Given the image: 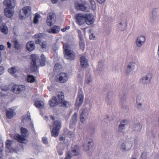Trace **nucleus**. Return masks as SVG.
Segmentation results:
<instances>
[{"mask_svg":"<svg viewBox=\"0 0 159 159\" xmlns=\"http://www.w3.org/2000/svg\"><path fill=\"white\" fill-rule=\"evenodd\" d=\"M31 63L30 68L34 71H36L37 69V66L39 65V61L42 66H44L46 61V59L44 56L42 54L40 57V60L39 59L38 57L35 54L31 55Z\"/></svg>","mask_w":159,"mask_h":159,"instance_id":"f257e3e1","label":"nucleus"},{"mask_svg":"<svg viewBox=\"0 0 159 159\" xmlns=\"http://www.w3.org/2000/svg\"><path fill=\"white\" fill-rule=\"evenodd\" d=\"M20 131L22 135L16 134L14 136V139L19 142L26 143L28 142L26 135L28 133V130L26 128L22 127L20 128Z\"/></svg>","mask_w":159,"mask_h":159,"instance_id":"f03ea898","label":"nucleus"},{"mask_svg":"<svg viewBox=\"0 0 159 159\" xmlns=\"http://www.w3.org/2000/svg\"><path fill=\"white\" fill-rule=\"evenodd\" d=\"M63 48L64 51L65 58L70 60H73L75 57V53L70 50V46L67 43L63 44Z\"/></svg>","mask_w":159,"mask_h":159,"instance_id":"7ed1b4c3","label":"nucleus"},{"mask_svg":"<svg viewBox=\"0 0 159 159\" xmlns=\"http://www.w3.org/2000/svg\"><path fill=\"white\" fill-rule=\"evenodd\" d=\"M31 8L27 6L23 7L19 12V18L22 20L25 19L30 15Z\"/></svg>","mask_w":159,"mask_h":159,"instance_id":"20e7f679","label":"nucleus"},{"mask_svg":"<svg viewBox=\"0 0 159 159\" xmlns=\"http://www.w3.org/2000/svg\"><path fill=\"white\" fill-rule=\"evenodd\" d=\"M64 98L63 93L62 92L59 93L58 94L57 98L53 97L50 100L49 102V105L50 106L53 107L56 106L61 102L62 98Z\"/></svg>","mask_w":159,"mask_h":159,"instance_id":"39448f33","label":"nucleus"},{"mask_svg":"<svg viewBox=\"0 0 159 159\" xmlns=\"http://www.w3.org/2000/svg\"><path fill=\"white\" fill-rule=\"evenodd\" d=\"M61 126V123L58 120L55 121L53 124V129L51 131L52 136L54 137H57Z\"/></svg>","mask_w":159,"mask_h":159,"instance_id":"423d86ee","label":"nucleus"},{"mask_svg":"<svg viewBox=\"0 0 159 159\" xmlns=\"http://www.w3.org/2000/svg\"><path fill=\"white\" fill-rule=\"evenodd\" d=\"M152 75L150 73L143 76L139 80V83L143 85H146L149 84L152 78Z\"/></svg>","mask_w":159,"mask_h":159,"instance_id":"0eeeda50","label":"nucleus"},{"mask_svg":"<svg viewBox=\"0 0 159 159\" xmlns=\"http://www.w3.org/2000/svg\"><path fill=\"white\" fill-rule=\"evenodd\" d=\"M132 146V142L131 141L123 142L120 145V149L123 152L127 151L131 149Z\"/></svg>","mask_w":159,"mask_h":159,"instance_id":"6e6552de","label":"nucleus"},{"mask_svg":"<svg viewBox=\"0 0 159 159\" xmlns=\"http://www.w3.org/2000/svg\"><path fill=\"white\" fill-rule=\"evenodd\" d=\"M146 40L145 36L141 35L138 36L135 41V43L137 47L140 48L143 46Z\"/></svg>","mask_w":159,"mask_h":159,"instance_id":"1a4fd4ad","label":"nucleus"},{"mask_svg":"<svg viewBox=\"0 0 159 159\" xmlns=\"http://www.w3.org/2000/svg\"><path fill=\"white\" fill-rule=\"evenodd\" d=\"M57 78L60 83H65L68 80L69 75L66 73L61 72L57 75Z\"/></svg>","mask_w":159,"mask_h":159,"instance_id":"9d476101","label":"nucleus"},{"mask_svg":"<svg viewBox=\"0 0 159 159\" xmlns=\"http://www.w3.org/2000/svg\"><path fill=\"white\" fill-rule=\"evenodd\" d=\"M79 147L75 145L72 148V152L70 153H68L67 154L65 158V159H70L71 157L73 156H76L79 154Z\"/></svg>","mask_w":159,"mask_h":159,"instance_id":"9b49d317","label":"nucleus"},{"mask_svg":"<svg viewBox=\"0 0 159 159\" xmlns=\"http://www.w3.org/2000/svg\"><path fill=\"white\" fill-rule=\"evenodd\" d=\"M92 104L91 103H85L83 106L81 115L87 116L90 112Z\"/></svg>","mask_w":159,"mask_h":159,"instance_id":"f8f14e48","label":"nucleus"},{"mask_svg":"<svg viewBox=\"0 0 159 159\" xmlns=\"http://www.w3.org/2000/svg\"><path fill=\"white\" fill-rule=\"evenodd\" d=\"M56 21V16L53 13H49L48 15L47 23L48 25L51 26L53 25Z\"/></svg>","mask_w":159,"mask_h":159,"instance_id":"ddd939ff","label":"nucleus"},{"mask_svg":"<svg viewBox=\"0 0 159 159\" xmlns=\"http://www.w3.org/2000/svg\"><path fill=\"white\" fill-rule=\"evenodd\" d=\"M25 89V86L22 85H14L12 87L13 92L18 93L24 91Z\"/></svg>","mask_w":159,"mask_h":159,"instance_id":"4468645a","label":"nucleus"},{"mask_svg":"<svg viewBox=\"0 0 159 159\" xmlns=\"http://www.w3.org/2000/svg\"><path fill=\"white\" fill-rule=\"evenodd\" d=\"M85 20L86 23L89 25L93 24L94 21L93 15L91 14H85Z\"/></svg>","mask_w":159,"mask_h":159,"instance_id":"2eb2a0df","label":"nucleus"},{"mask_svg":"<svg viewBox=\"0 0 159 159\" xmlns=\"http://www.w3.org/2000/svg\"><path fill=\"white\" fill-rule=\"evenodd\" d=\"M15 7H6L5 8L4 13L5 16L9 18L12 17L14 13Z\"/></svg>","mask_w":159,"mask_h":159,"instance_id":"dca6fc26","label":"nucleus"},{"mask_svg":"<svg viewBox=\"0 0 159 159\" xmlns=\"http://www.w3.org/2000/svg\"><path fill=\"white\" fill-rule=\"evenodd\" d=\"M75 6L76 8L78 10L87 11V7L88 5L86 2L84 1L82 3L76 4Z\"/></svg>","mask_w":159,"mask_h":159,"instance_id":"f3484780","label":"nucleus"},{"mask_svg":"<svg viewBox=\"0 0 159 159\" xmlns=\"http://www.w3.org/2000/svg\"><path fill=\"white\" fill-rule=\"evenodd\" d=\"M77 23L79 25H81L84 22L85 19V14H77L75 16Z\"/></svg>","mask_w":159,"mask_h":159,"instance_id":"a211bd4d","label":"nucleus"},{"mask_svg":"<svg viewBox=\"0 0 159 159\" xmlns=\"http://www.w3.org/2000/svg\"><path fill=\"white\" fill-rule=\"evenodd\" d=\"M3 3L6 7H15L16 4V0H4Z\"/></svg>","mask_w":159,"mask_h":159,"instance_id":"6ab92c4d","label":"nucleus"},{"mask_svg":"<svg viewBox=\"0 0 159 159\" xmlns=\"http://www.w3.org/2000/svg\"><path fill=\"white\" fill-rule=\"evenodd\" d=\"M135 63L133 61L129 62L127 65L126 69V72L128 74H129L134 69Z\"/></svg>","mask_w":159,"mask_h":159,"instance_id":"aec40b11","label":"nucleus"},{"mask_svg":"<svg viewBox=\"0 0 159 159\" xmlns=\"http://www.w3.org/2000/svg\"><path fill=\"white\" fill-rule=\"evenodd\" d=\"M80 62L81 66L82 67H87L89 65L88 60L84 56H82L80 57Z\"/></svg>","mask_w":159,"mask_h":159,"instance_id":"412c9836","label":"nucleus"},{"mask_svg":"<svg viewBox=\"0 0 159 159\" xmlns=\"http://www.w3.org/2000/svg\"><path fill=\"white\" fill-rule=\"evenodd\" d=\"M159 9L158 7L153 9L151 12V17L153 20H155L158 16Z\"/></svg>","mask_w":159,"mask_h":159,"instance_id":"4be33fe9","label":"nucleus"},{"mask_svg":"<svg viewBox=\"0 0 159 159\" xmlns=\"http://www.w3.org/2000/svg\"><path fill=\"white\" fill-rule=\"evenodd\" d=\"M60 29L59 26L54 25L52 28L48 29L47 32L50 33L56 34L59 32Z\"/></svg>","mask_w":159,"mask_h":159,"instance_id":"5701e85b","label":"nucleus"},{"mask_svg":"<svg viewBox=\"0 0 159 159\" xmlns=\"http://www.w3.org/2000/svg\"><path fill=\"white\" fill-rule=\"evenodd\" d=\"M142 125L139 123H137L134 124L132 127L133 130L136 132H139L142 128Z\"/></svg>","mask_w":159,"mask_h":159,"instance_id":"b1692460","label":"nucleus"},{"mask_svg":"<svg viewBox=\"0 0 159 159\" xmlns=\"http://www.w3.org/2000/svg\"><path fill=\"white\" fill-rule=\"evenodd\" d=\"M93 145V140L92 139H89L87 145H84V148L85 151H88L92 148Z\"/></svg>","mask_w":159,"mask_h":159,"instance_id":"393cba45","label":"nucleus"},{"mask_svg":"<svg viewBox=\"0 0 159 159\" xmlns=\"http://www.w3.org/2000/svg\"><path fill=\"white\" fill-rule=\"evenodd\" d=\"M83 101V96L82 94H78L76 99L75 105L76 106H79L81 105Z\"/></svg>","mask_w":159,"mask_h":159,"instance_id":"a878e982","label":"nucleus"},{"mask_svg":"<svg viewBox=\"0 0 159 159\" xmlns=\"http://www.w3.org/2000/svg\"><path fill=\"white\" fill-rule=\"evenodd\" d=\"M6 114L7 117L11 119L15 115V113L14 110L11 108L6 110Z\"/></svg>","mask_w":159,"mask_h":159,"instance_id":"bb28decb","label":"nucleus"},{"mask_svg":"<svg viewBox=\"0 0 159 159\" xmlns=\"http://www.w3.org/2000/svg\"><path fill=\"white\" fill-rule=\"evenodd\" d=\"M127 123L126 120H122L118 128V130L120 132H123L125 128V126Z\"/></svg>","mask_w":159,"mask_h":159,"instance_id":"cd10ccee","label":"nucleus"},{"mask_svg":"<svg viewBox=\"0 0 159 159\" xmlns=\"http://www.w3.org/2000/svg\"><path fill=\"white\" fill-rule=\"evenodd\" d=\"M27 49L30 51H32L35 48L34 43L32 41L29 42L26 44Z\"/></svg>","mask_w":159,"mask_h":159,"instance_id":"c85d7f7f","label":"nucleus"},{"mask_svg":"<svg viewBox=\"0 0 159 159\" xmlns=\"http://www.w3.org/2000/svg\"><path fill=\"white\" fill-rule=\"evenodd\" d=\"M93 79L91 75L89 74H86L85 76L84 83L87 84H89L93 82Z\"/></svg>","mask_w":159,"mask_h":159,"instance_id":"c756f323","label":"nucleus"},{"mask_svg":"<svg viewBox=\"0 0 159 159\" xmlns=\"http://www.w3.org/2000/svg\"><path fill=\"white\" fill-rule=\"evenodd\" d=\"M105 68L104 62L102 61H100L98 65L97 70L99 72H101L103 71Z\"/></svg>","mask_w":159,"mask_h":159,"instance_id":"7c9ffc66","label":"nucleus"},{"mask_svg":"<svg viewBox=\"0 0 159 159\" xmlns=\"http://www.w3.org/2000/svg\"><path fill=\"white\" fill-rule=\"evenodd\" d=\"M35 106L39 109H42L44 107V103L41 101H36L34 102Z\"/></svg>","mask_w":159,"mask_h":159,"instance_id":"2f4dec72","label":"nucleus"},{"mask_svg":"<svg viewBox=\"0 0 159 159\" xmlns=\"http://www.w3.org/2000/svg\"><path fill=\"white\" fill-rule=\"evenodd\" d=\"M64 99V98H62L61 99L62 101L61 102H59V104H61V106L68 107L71 106V104L70 103L63 100Z\"/></svg>","mask_w":159,"mask_h":159,"instance_id":"473e14b6","label":"nucleus"},{"mask_svg":"<svg viewBox=\"0 0 159 159\" xmlns=\"http://www.w3.org/2000/svg\"><path fill=\"white\" fill-rule=\"evenodd\" d=\"M8 71L10 73L15 76L14 75L17 72V70L15 67H12L8 69Z\"/></svg>","mask_w":159,"mask_h":159,"instance_id":"72a5a7b5","label":"nucleus"},{"mask_svg":"<svg viewBox=\"0 0 159 159\" xmlns=\"http://www.w3.org/2000/svg\"><path fill=\"white\" fill-rule=\"evenodd\" d=\"M126 23L124 21L120 22L119 27L121 30H124L125 29Z\"/></svg>","mask_w":159,"mask_h":159,"instance_id":"f704fd0d","label":"nucleus"},{"mask_svg":"<svg viewBox=\"0 0 159 159\" xmlns=\"http://www.w3.org/2000/svg\"><path fill=\"white\" fill-rule=\"evenodd\" d=\"M3 27L1 28L0 30L1 32L5 34H7L8 33V29L7 27L5 25L3 24Z\"/></svg>","mask_w":159,"mask_h":159,"instance_id":"c9c22d12","label":"nucleus"},{"mask_svg":"<svg viewBox=\"0 0 159 159\" xmlns=\"http://www.w3.org/2000/svg\"><path fill=\"white\" fill-rule=\"evenodd\" d=\"M35 77L31 75H29L27 76V80L28 82L33 83L35 81Z\"/></svg>","mask_w":159,"mask_h":159,"instance_id":"e433bc0d","label":"nucleus"},{"mask_svg":"<svg viewBox=\"0 0 159 159\" xmlns=\"http://www.w3.org/2000/svg\"><path fill=\"white\" fill-rule=\"evenodd\" d=\"M77 115L76 113H75L72 117V123L73 125H74L77 121Z\"/></svg>","mask_w":159,"mask_h":159,"instance_id":"4c0bfd02","label":"nucleus"},{"mask_svg":"<svg viewBox=\"0 0 159 159\" xmlns=\"http://www.w3.org/2000/svg\"><path fill=\"white\" fill-rule=\"evenodd\" d=\"M87 116H84V115L80 114V122L83 124L85 123L86 122V119Z\"/></svg>","mask_w":159,"mask_h":159,"instance_id":"58836bf2","label":"nucleus"},{"mask_svg":"<svg viewBox=\"0 0 159 159\" xmlns=\"http://www.w3.org/2000/svg\"><path fill=\"white\" fill-rule=\"evenodd\" d=\"M12 42L14 43V47L15 48H19V43L16 39H14L12 41Z\"/></svg>","mask_w":159,"mask_h":159,"instance_id":"ea45409f","label":"nucleus"},{"mask_svg":"<svg viewBox=\"0 0 159 159\" xmlns=\"http://www.w3.org/2000/svg\"><path fill=\"white\" fill-rule=\"evenodd\" d=\"M12 142L13 141L11 140H7L6 141V143L7 148L8 149H10L12 144Z\"/></svg>","mask_w":159,"mask_h":159,"instance_id":"a19ab883","label":"nucleus"},{"mask_svg":"<svg viewBox=\"0 0 159 159\" xmlns=\"http://www.w3.org/2000/svg\"><path fill=\"white\" fill-rule=\"evenodd\" d=\"M140 141L138 138H135L134 140V145L135 146H137L138 145L140 144Z\"/></svg>","mask_w":159,"mask_h":159,"instance_id":"79ce46f5","label":"nucleus"},{"mask_svg":"<svg viewBox=\"0 0 159 159\" xmlns=\"http://www.w3.org/2000/svg\"><path fill=\"white\" fill-rule=\"evenodd\" d=\"M62 67L61 66L59 63H56L54 67V70H60Z\"/></svg>","mask_w":159,"mask_h":159,"instance_id":"37998d69","label":"nucleus"},{"mask_svg":"<svg viewBox=\"0 0 159 159\" xmlns=\"http://www.w3.org/2000/svg\"><path fill=\"white\" fill-rule=\"evenodd\" d=\"M39 15L37 14H36L34 19V24L37 23L38 22V18L39 17Z\"/></svg>","mask_w":159,"mask_h":159,"instance_id":"c03bdc74","label":"nucleus"},{"mask_svg":"<svg viewBox=\"0 0 159 159\" xmlns=\"http://www.w3.org/2000/svg\"><path fill=\"white\" fill-rule=\"evenodd\" d=\"M79 44L80 48L83 50L85 46L84 43L82 41H81L80 42Z\"/></svg>","mask_w":159,"mask_h":159,"instance_id":"a18cd8bd","label":"nucleus"},{"mask_svg":"<svg viewBox=\"0 0 159 159\" xmlns=\"http://www.w3.org/2000/svg\"><path fill=\"white\" fill-rule=\"evenodd\" d=\"M59 48V45L57 44H54L52 47V49L55 51L58 50Z\"/></svg>","mask_w":159,"mask_h":159,"instance_id":"49530a36","label":"nucleus"},{"mask_svg":"<svg viewBox=\"0 0 159 159\" xmlns=\"http://www.w3.org/2000/svg\"><path fill=\"white\" fill-rule=\"evenodd\" d=\"M5 49L4 47L2 45H0V50H3ZM1 52L0 51V64L1 63V61H2V58L1 57Z\"/></svg>","mask_w":159,"mask_h":159,"instance_id":"de8ad7c7","label":"nucleus"},{"mask_svg":"<svg viewBox=\"0 0 159 159\" xmlns=\"http://www.w3.org/2000/svg\"><path fill=\"white\" fill-rule=\"evenodd\" d=\"M42 141L45 144H47L48 143L47 138L46 137H43L42 138Z\"/></svg>","mask_w":159,"mask_h":159,"instance_id":"09e8293b","label":"nucleus"},{"mask_svg":"<svg viewBox=\"0 0 159 159\" xmlns=\"http://www.w3.org/2000/svg\"><path fill=\"white\" fill-rule=\"evenodd\" d=\"M41 47L42 48H44L46 47L47 46V43L46 41H43L42 44H41Z\"/></svg>","mask_w":159,"mask_h":159,"instance_id":"8fccbe9b","label":"nucleus"},{"mask_svg":"<svg viewBox=\"0 0 159 159\" xmlns=\"http://www.w3.org/2000/svg\"><path fill=\"white\" fill-rule=\"evenodd\" d=\"M43 36V34L41 33H39L36 34L34 35V38H40Z\"/></svg>","mask_w":159,"mask_h":159,"instance_id":"3c124183","label":"nucleus"},{"mask_svg":"<svg viewBox=\"0 0 159 159\" xmlns=\"http://www.w3.org/2000/svg\"><path fill=\"white\" fill-rule=\"evenodd\" d=\"M140 101V98L139 97H138L136 99V102L137 103L138 105L140 106H141L142 105V104L141 103L139 102Z\"/></svg>","mask_w":159,"mask_h":159,"instance_id":"603ef678","label":"nucleus"},{"mask_svg":"<svg viewBox=\"0 0 159 159\" xmlns=\"http://www.w3.org/2000/svg\"><path fill=\"white\" fill-rule=\"evenodd\" d=\"M90 3L92 5V8L93 9H95L96 7L95 3V2L93 0H91L90 1Z\"/></svg>","mask_w":159,"mask_h":159,"instance_id":"864d4df0","label":"nucleus"},{"mask_svg":"<svg viewBox=\"0 0 159 159\" xmlns=\"http://www.w3.org/2000/svg\"><path fill=\"white\" fill-rule=\"evenodd\" d=\"M68 135L70 137H72L74 135V133L72 131H69L68 133Z\"/></svg>","mask_w":159,"mask_h":159,"instance_id":"5fc2aeb1","label":"nucleus"},{"mask_svg":"<svg viewBox=\"0 0 159 159\" xmlns=\"http://www.w3.org/2000/svg\"><path fill=\"white\" fill-rule=\"evenodd\" d=\"M4 71V68L2 66H0V75L2 74Z\"/></svg>","mask_w":159,"mask_h":159,"instance_id":"6e6d98bb","label":"nucleus"},{"mask_svg":"<svg viewBox=\"0 0 159 159\" xmlns=\"http://www.w3.org/2000/svg\"><path fill=\"white\" fill-rule=\"evenodd\" d=\"M146 154L145 152H143L141 155L140 159H144L146 157Z\"/></svg>","mask_w":159,"mask_h":159,"instance_id":"4d7b16f0","label":"nucleus"},{"mask_svg":"<svg viewBox=\"0 0 159 159\" xmlns=\"http://www.w3.org/2000/svg\"><path fill=\"white\" fill-rule=\"evenodd\" d=\"M83 74L82 73L80 72L77 75V77L79 78H81L83 77Z\"/></svg>","mask_w":159,"mask_h":159,"instance_id":"13d9d810","label":"nucleus"},{"mask_svg":"<svg viewBox=\"0 0 159 159\" xmlns=\"http://www.w3.org/2000/svg\"><path fill=\"white\" fill-rule=\"evenodd\" d=\"M95 37L93 33H92L89 36V39H93Z\"/></svg>","mask_w":159,"mask_h":159,"instance_id":"bf43d9fd","label":"nucleus"},{"mask_svg":"<svg viewBox=\"0 0 159 159\" xmlns=\"http://www.w3.org/2000/svg\"><path fill=\"white\" fill-rule=\"evenodd\" d=\"M79 36L81 41L83 40V38L82 37V35L80 34V31L79 32Z\"/></svg>","mask_w":159,"mask_h":159,"instance_id":"052dcab7","label":"nucleus"},{"mask_svg":"<svg viewBox=\"0 0 159 159\" xmlns=\"http://www.w3.org/2000/svg\"><path fill=\"white\" fill-rule=\"evenodd\" d=\"M60 140H63L65 139V137L64 136H60L59 137Z\"/></svg>","mask_w":159,"mask_h":159,"instance_id":"680f3d73","label":"nucleus"},{"mask_svg":"<svg viewBox=\"0 0 159 159\" xmlns=\"http://www.w3.org/2000/svg\"><path fill=\"white\" fill-rule=\"evenodd\" d=\"M36 44H39L41 43V41L39 39H37L35 41Z\"/></svg>","mask_w":159,"mask_h":159,"instance_id":"e2e57ef3","label":"nucleus"},{"mask_svg":"<svg viewBox=\"0 0 159 159\" xmlns=\"http://www.w3.org/2000/svg\"><path fill=\"white\" fill-rule=\"evenodd\" d=\"M13 33L14 34H15L16 36L17 35L18 32L17 31H16V29H13Z\"/></svg>","mask_w":159,"mask_h":159,"instance_id":"0e129e2a","label":"nucleus"},{"mask_svg":"<svg viewBox=\"0 0 159 159\" xmlns=\"http://www.w3.org/2000/svg\"><path fill=\"white\" fill-rule=\"evenodd\" d=\"M7 47L8 48H10L11 47V43L9 42H7Z\"/></svg>","mask_w":159,"mask_h":159,"instance_id":"69168bd1","label":"nucleus"},{"mask_svg":"<svg viewBox=\"0 0 159 159\" xmlns=\"http://www.w3.org/2000/svg\"><path fill=\"white\" fill-rule=\"evenodd\" d=\"M97 1L100 4H102L105 1V0H97Z\"/></svg>","mask_w":159,"mask_h":159,"instance_id":"338daca9","label":"nucleus"},{"mask_svg":"<svg viewBox=\"0 0 159 159\" xmlns=\"http://www.w3.org/2000/svg\"><path fill=\"white\" fill-rule=\"evenodd\" d=\"M53 3H56L58 1V0H51Z\"/></svg>","mask_w":159,"mask_h":159,"instance_id":"774afa93","label":"nucleus"}]
</instances>
